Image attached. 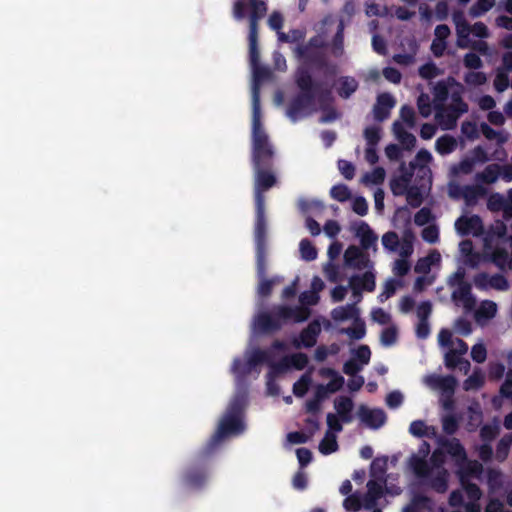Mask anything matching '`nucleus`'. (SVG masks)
<instances>
[{"label": "nucleus", "mask_w": 512, "mask_h": 512, "mask_svg": "<svg viewBox=\"0 0 512 512\" xmlns=\"http://www.w3.org/2000/svg\"><path fill=\"white\" fill-rule=\"evenodd\" d=\"M282 346L280 341H276L271 348L266 350L248 348L243 358L233 360L231 373L235 379L236 392L219 421L218 428L209 443L210 448L226 438L243 433L245 430L243 411L247 404V382L249 379L258 378L263 364H267L272 369V350Z\"/></svg>", "instance_id": "1"}, {"label": "nucleus", "mask_w": 512, "mask_h": 512, "mask_svg": "<svg viewBox=\"0 0 512 512\" xmlns=\"http://www.w3.org/2000/svg\"><path fill=\"white\" fill-rule=\"evenodd\" d=\"M445 453L453 457L458 467V474L462 478L466 470L472 474H481L482 465L478 461H469L463 446L455 438L446 441L442 449L435 450L429 460L425 459V455L423 457L413 455L409 460V466L423 483L443 493L448 487V471L444 468Z\"/></svg>", "instance_id": "2"}, {"label": "nucleus", "mask_w": 512, "mask_h": 512, "mask_svg": "<svg viewBox=\"0 0 512 512\" xmlns=\"http://www.w3.org/2000/svg\"><path fill=\"white\" fill-rule=\"evenodd\" d=\"M274 154L269 136L264 127H259L255 118L252 127V163L254 170V194L256 202L255 241L258 243L259 260L262 259V241L266 233L263 193L276 184L275 175L266 167Z\"/></svg>", "instance_id": "3"}, {"label": "nucleus", "mask_w": 512, "mask_h": 512, "mask_svg": "<svg viewBox=\"0 0 512 512\" xmlns=\"http://www.w3.org/2000/svg\"><path fill=\"white\" fill-rule=\"evenodd\" d=\"M300 307L279 306L269 312H259L253 321V330L255 332H271L278 330L288 321L302 322L309 315L310 310L306 305H315L319 301V295L311 290L303 292L299 297Z\"/></svg>", "instance_id": "4"}, {"label": "nucleus", "mask_w": 512, "mask_h": 512, "mask_svg": "<svg viewBox=\"0 0 512 512\" xmlns=\"http://www.w3.org/2000/svg\"><path fill=\"white\" fill-rule=\"evenodd\" d=\"M506 226L497 221L484 237V249L492 261L500 268L512 269V245L511 237L505 240Z\"/></svg>", "instance_id": "5"}, {"label": "nucleus", "mask_w": 512, "mask_h": 512, "mask_svg": "<svg viewBox=\"0 0 512 512\" xmlns=\"http://www.w3.org/2000/svg\"><path fill=\"white\" fill-rule=\"evenodd\" d=\"M296 82L301 92L287 109V116L294 122L310 115L316 108V90L312 85L311 76L306 68L301 67L298 69Z\"/></svg>", "instance_id": "6"}, {"label": "nucleus", "mask_w": 512, "mask_h": 512, "mask_svg": "<svg viewBox=\"0 0 512 512\" xmlns=\"http://www.w3.org/2000/svg\"><path fill=\"white\" fill-rule=\"evenodd\" d=\"M465 269L458 267V269L449 276L447 283L453 288L452 300L457 306H462L466 312H471L475 309L476 299L471 293V285L465 281Z\"/></svg>", "instance_id": "7"}, {"label": "nucleus", "mask_w": 512, "mask_h": 512, "mask_svg": "<svg viewBox=\"0 0 512 512\" xmlns=\"http://www.w3.org/2000/svg\"><path fill=\"white\" fill-rule=\"evenodd\" d=\"M453 22L457 35V46L466 49L471 45L470 35L480 39L490 37V31L483 22H475L470 24L462 13H455L453 15Z\"/></svg>", "instance_id": "8"}, {"label": "nucleus", "mask_w": 512, "mask_h": 512, "mask_svg": "<svg viewBox=\"0 0 512 512\" xmlns=\"http://www.w3.org/2000/svg\"><path fill=\"white\" fill-rule=\"evenodd\" d=\"M422 382L433 391H440V404L448 412L454 409L453 395L457 381L453 376L429 374L423 377Z\"/></svg>", "instance_id": "9"}, {"label": "nucleus", "mask_w": 512, "mask_h": 512, "mask_svg": "<svg viewBox=\"0 0 512 512\" xmlns=\"http://www.w3.org/2000/svg\"><path fill=\"white\" fill-rule=\"evenodd\" d=\"M467 110V104L459 96L453 95L449 105L435 107V119L443 130H450L456 126L458 118Z\"/></svg>", "instance_id": "10"}, {"label": "nucleus", "mask_w": 512, "mask_h": 512, "mask_svg": "<svg viewBox=\"0 0 512 512\" xmlns=\"http://www.w3.org/2000/svg\"><path fill=\"white\" fill-rule=\"evenodd\" d=\"M438 344L444 350V361L446 366L456 364L457 357L465 355L468 351L467 344L454 337L453 333L448 329H442L438 334Z\"/></svg>", "instance_id": "11"}, {"label": "nucleus", "mask_w": 512, "mask_h": 512, "mask_svg": "<svg viewBox=\"0 0 512 512\" xmlns=\"http://www.w3.org/2000/svg\"><path fill=\"white\" fill-rule=\"evenodd\" d=\"M281 343L283 344L282 347L272 350V371L284 372L291 368H294L296 370L303 369L308 363V358L303 353H296L289 356H283L279 359V356L282 355L287 349L286 344L284 342Z\"/></svg>", "instance_id": "12"}, {"label": "nucleus", "mask_w": 512, "mask_h": 512, "mask_svg": "<svg viewBox=\"0 0 512 512\" xmlns=\"http://www.w3.org/2000/svg\"><path fill=\"white\" fill-rule=\"evenodd\" d=\"M326 422L328 428L318 445V450L323 455H329L338 451L339 445L337 442V435L343 430V426L340 424L338 416L332 413L327 414Z\"/></svg>", "instance_id": "13"}, {"label": "nucleus", "mask_w": 512, "mask_h": 512, "mask_svg": "<svg viewBox=\"0 0 512 512\" xmlns=\"http://www.w3.org/2000/svg\"><path fill=\"white\" fill-rule=\"evenodd\" d=\"M253 70V83H252V126L254 125L255 118H257L259 127H263L262 112L260 107V83L268 76V70L260 65L252 67Z\"/></svg>", "instance_id": "14"}, {"label": "nucleus", "mask_w": 512, "mask_h": 512, "mask_svg": "<svg viewBox=\"0 0 512 512\" xmlns=\"http://www.w3.org/2000/svg\"><path fill=\"white\" fill-rule=\"evenodd\" d=\"M349 287L352 298L355 302H360L363 291L371 292L375 289V276L370 270H367L363 275H354L349 279Z\"/></svg>", "instance_id": "15"}, {"label": "nucleus", "mask_w": 512, "mask_h": 512, "mask_svg": "<svg viewBox=\"0 0 512 512\" xmlns=\"http://www.w3.org/2000/svg\"><path fill=\"white\" fill-rule=\"evenodd\" d=\"M351 231L359 239L364 250H377L378 236L366 222L362 220L353 222L351 224Z\"/></svg>", "instance_id": "16"}, {"label": "nucleus", "mask_w": 512, "mask_h": 512, "mask_svg": "<svg viewBox=\"0 0 512 512\" xmlns=\"http://www.w3.org/2000/svg\"><path fill=\"white\" fill-rule=\"evenodd\" d=\"M264 246H265V235L263 236V241H262L261 263L259 260V250H258L257 242H256V250H257V272H258V277H259L258 294L263 297H266L271 293L272 287L276 284H279L282 281V279L279 277H274L270 280H267L264 278V274H265V262H264L265 247Z\"/></svg>", "instance_id": "17"}, {"label": "nucleus", "mask_w": 512, "mask_h": 512, "mask_svg": "<svg viewBox=\"0 0 512 512\" xmlns=\"http://www.w3.org/2000/svg\"><path fill=\"white\" fill-rule=\"evenodd\" d=\"M480 474H472L469 473V470H466L463 474V479L461 476L460 481L462 486L464 487L466 494L468 495L470 502L466 504V511L467 512H479L480 506L477 504V500L481 497V491L477 487L476 484L470 483L469 478H478Z\"/></svg>", "instance_id": "18"}, {"label": "nucleus", "mask_w": 512, "mask_h": 512, "mask_svg": "<svg viewBox=\"0 0 512 512\" xmlns=\"http://www.w3.org/2000/svg\"><path fill=\"white\" fill-rule=\"evenodd\" d=\"M474 284L482 290L495 289L505 291L509 287L508 281L500 274L489 275L487 273H479L474 277Z\"/></svg>", "instance_id": "19"}, {"label": "nucleus", "mask_w": 512, "mask_h": 512, "mask_svg": "<svg viewBox=\"0 0 512 512\" xmlns=\"http://www.w3.org/2000/svg\"><path fill=\"white\" fill-rule=\"evenodd\" d=\"M357 414L361 422L372 429L381 427L386 421L385 412L379 408H369L361 405Z\"/></svg>", "instance_id": "20"}, {"label": "nucleus", "mask_w": 512, "mask_h": 512, "mask_svg": "<svg viewBox=\"0 0 512 512\" xmlns=\"http://www.w3.org/2000/svg\"><path fill=\"white\" fill-rule=\"evenodd\" d=\"M345 265L357 270L370 269L372 263L358 247L349 246L344 253Z\"/></svg>", "instance_id": "21"}, {"label": "nucleus", "mask_w": 512, "mask_h": 512, "mask_svg": "<svg viewBox=\"0 0 512 512\" xmlns=\"http://www.w3.org/2000/svg\"><path fill=\"white\" fill-rule=\"evenodd\" d=\"M455 228L461 235L478 236L482 233L483 225L480 217L476 215L463 216L455 222Z\"/></svg>", "instance_id": "22"}, {"label": "nucleus", "mask_w": 512, "mask_h": 512, "mask_svg": "<svg viewBox=\"0 0 512 512\" xmlns=\"http://www.w3.org/2000/svg\"><path fill=\"white\" fill-rule=\"evenodd\" d=\"M321 331V325L318 321L311 322L306 329H304L299 337H295L292 344L295 348L312 347L315 345L317 336Z\"/></svg>", "instance_id": "23"}, {"label": "nucleus", "mask_w": 512, "mask_h": 512, "mask_svg": "<svg viewBox=\"0 0 512 512\" xmlns=\"http://www.w3.org/2000/svg\"><path fill=\"white\" fill-rule=\"evenodd\" d=\"M400 170L401 174L390 182V189L395 196H403L407 193L413 176V172L406 169L405 163L401 164Z\"/></svg>", "instance_id": "24"}, {"label": "nucleus", "mask_w": 512, "mask_h": 512, "mask_svg": "<svg viewBox=\"0 0 512 512\" xmlns=\"http://www.w3.org/2000/svg\"><path fill=\"white\" fill-rule=\"evenodd\" d=\"M386 483L377 480H369L367 483V493L363 497V506L366 509H372L377 505V501L385 492Z\"/></svg>", "instance_id": "25"}, {"label": "nucleus", "mask_w": 512, "mask_h": 512, "mask_svg": "<svg viewBox=\"0 0 512 512\" xmlns=\"http://www.w3.org/2000/svg\"><path fill=\"white\" fill-rule=\"evenodd\" d=\"M353 408L354 403L351 398L346 396H340L334 400V409L336 413L333 414L338 416L340 424L350 423L353 420Z\"/></svg>", "instance_id": "26"}, {"label": "nucleus", "mask_w": 512, "mask_h": 512, "mask_svg": "<svg viewBox=\"0 0 512 512\" xmlns=\"http://www.w3.org/2000/svg\"><path fill=\"white\" fill-rule=\"evenodd\" d=\"M358 303L359 302H355L354 298H352V303L334 308L330 313L331 318L336 322L358 320L359 309L356 306Z\"/></svg>", "instance_id": "27"}, {"label": "nucleus", "mask_w": 512, "mask_h": 512, "mask_svg": "<svg viewBox=\"0 0 512 512\" xmlns=\"http://www.w3.org/2000/svg\"><path fill=\"white\" fill-rule=\"evenodd\" d=\"M393 133L404 149L411 150L414 148L416 138L408 132L407 127L402 122L395 121L393 123Z\"/></svg>", "instance_id": "28"}, {"label": "nucleus", "mask_w": 512, "mask_h": 512, "mask_svg": "<svg viewBox=\"0 0 512 512\" xmlns=\"http://www.w3.org/2000/svg\"><path fill=\"white\" fill-rule=\"evenodd\" d=\"M474 317L478 324L485 325L497 312V305L493 301L485 300L478 308L474 309Z\"/></svg>", "instance_id": "29"}, {"label": "nucleus", "mask_w": 512, "mask_h": 512, "mask_svg": "<svg viewBox=\"0 0 512 512\" xmlns=\"http://www.w3.org/2000/svg\"><path fill=\"white\" fill-rule=\"evenodd\" d=\"M395 106V100L390 94H381L374 107V116L377 120H384L389 116L390 110Z\"/></svg>", "instance_id": "30"}, {"label": "nucleus", "mask_w": 512, "mask_h": 512, "mask_svg": "<svg viewBox=\"0 0 512 512\" xmlns=\"http://www.w3.org/2000/svg\"><path fill=\"white\" fill-rule=\"evenodd\" d=\"M487 194L485 186L476 182L473 185L463 186L461 189V196L467 205H474L480 198Z\"/></svg>", "instance_id": "31"}, {"label": "nucleus", "mask_w": 512, "mask_h": 512, "mask_svg": "<svg viewBox=\"0 0 512 512\" xmlns=\"http://www.w3.org/2000/svg\"><path fill=\"white\" fill-rule=\"evenodd\" d=\"M249 31L258 32V21L267 11L266 3L261 0H250Z\"/></svg>", "instance_id": "32"}, {"label": "nucleus", "mask_w": 512, "mask_h": 512, "mask_svg": "<svg viewBox=\"0 0 512 512\" xmlns=\"http://www.w3.org/2000/svg\"><path fill=\"white\" fill-rule=\"evenodd\" d=\"M431 161H432L431 153L427 150L422 149L417 153L415 160L413 162H411L410 171H412L416 168H419V171L422 173V177L424 178L425 176L430 174L428 165Z\"/></svg>", "instance_id": "33"}, {"label": "nucleus", "mask_w": 512, "mask_h": 512, "mask_svg": "<svg viewBox=\"0 0 512 512\" xmlns=\"http://www.w3.org/2000/svg\"><path fill=\"white\" fill-rule=\"evenodd\" d=\"M413 243H414V234L410 229H407L403 232L401 237V242L398 246L396 252L400 255L401 258L407 259L413 253Z\"/></svg>", "instance_id": "34"}, {"label": "nucleus", "mask_w": 512, "mask_h": 512, "mask_svg": "<svg viewBox=\"0 0 512 512\" xmlns=\"http://www.w3.org/2000/svg\"><path fill=\"white\" fill-rule=\"evenodd\" d=\"M500 174V168L498 165H489L482 172L477 173L475 176V181L479 184H492L494 183Z\"/></svg>", "instance_id": "35"}, {"label": "nucleus", "mask_w": 512, "mask_h": 512, "mask_svg": "<svg viewBox=\"0 0 512 512\" xmlns=\"http://www.w3.org/2000/svg\"><path fill=\"white\" fill-rule=\"evenodd\" d=\"M409 432L416 437H435L436 429L433 426L427 425L422 420L413 421L410 424Z\"/></svg>", "instance_id": "36"}, {"label": "nucleus", "mask_w": 512, "mask_h": 512, "mask_svg": "<svg viewBox=\"0 0 512 512\" xmlns=\"http://www.w3.org/2000/svg\"><path fill=\"white\" fill-rule=\"evenodd\" d=\"M441 261V255L438 251H432L427 257L418 260L415 271L417 273H428L433 265L439 264Z\"/></svg>", "instance_id": "37"}, {"label": "nucleus", "mask_w": 512, "mask_h": 512, "mask_svg": "<svg viewBox=\"0 0 512 512\" xmlns=\"http://www.w3.org/2000/svg\"><path fill=\"white\" fill-rule=\"evenodd\" d=\"M322 376L329 377L330 381L327 383L325 390L333 393L338 391L344 384V378L332 369H322Z\"/></svg>", "instance_id": "38"}, {"label": "nucleus", "mask_w": 512, "mask_h": 512, "mask_svg": "<svg viewBox=\"0 0 512 512\" xmlns=\"http://www.w3.org/2000/svg\"><path fill=\"white\" fill-rule=\"evenodd\" d=\"M456 147V139L449 135H444L438 138L435 143L436 151L441 155H447L452 153L456 149Z\"/></svg>", "instance_id": "39"}, {"label": "nucleus", "mask_w": 512, "mask_h": 512, "mask_svg": "<svg viewBox=\"0 0 512 512\" xmlns=\"http://www.w3.org/2000/svg\"><path fill=\"white\" fill-rule=\"evenodd\" d=\"M431 506L432 503L430 499L423 496H417L409 506L403 508V512H430Z\"/></svg>", "instance_id": "40"}, {"label": "nucleus", "mask_w": 512, "mask_h": 512, "mask_svg": "<svg viewBox=\"0 0 512 512\" xmlns=\"http://www.w3.org/2000/svg\"><path fill=\"white\" fill-rule=\"evenodd\" d=\"M386 171L382 167H376L371 172L362 176L361 182L365 185H378L384 182Z\"/></svg>", "instance_id": "41"}, {"label": "nucleus", "mask_w": 512, "mask_h": 512, "mask_svg": "<svg viewBox=\"0 0 512 512\" xmlns=\"http://www.w3.org/2000/svg\"><path fill=\"white\" fill-rule=\"evenodd\" d=\"M485 381V375L481 369L476 368L472 375L469 376L463 383V388L466 391L476 390L482 387Z\"/></svg>", "instance_id": "42"}, {"label": "nucleus", "mask_w": 512, "mask_h": 512, "mask_svg": "<svg viewBox=\"0 0 512 512\" xmlns=\"http://www.w3.org/2000/svg\"><path fill=\"white\" fill-rule=\"evenodd\" d=\"M425 190L422 186L411 185L404 195L406 196L407 203L412 207H418L423 201Z\"/></svg>", "instance_id": "43"}, {"label": "nucleus", "mask_w": 512, "mask_h": 512, "mask_svg": "<svg viewBox=\"0 0 512 512\" xmlns=\"http://www.w3.org/2000/svg\"><path fill=\"white\" fill-rule=\"evenodd\" d=\"M496 0H477L469 9L473 18L480 17L495 6Z\"/></svg>", "instance_id": "44"}, {"label": "nucleus", "mask_w": 512, "mask_h": 512, "mask_svg": "<svg viewBox=\"0 0 512 512\" xmlns=\"http://www.w3.org/2000/svg\"><path fill=\"white\" fill-rule=\"evenodd\" d=\"M338 84L339 94L345 98L354 93L358 87V82L352 77H342L339 79Z\"/></svg>", "instance_id": "45"}, {"label": "nucleus", "mask_w": 512, "mask_h": 512, "mask_svg": "<svg viewBox=\"0 0 512 512\" xmlns=\"http://www.w3.org/2000/svg\"><path fill=\"white\" fill-rule=\"evenodd\" d=\"M398 329L394 324L386 326L380 334V342L385 347L394 345L397 341Z\"/></svg>", "instance_id": "46"}, {"label": "nucleus", "mask_w": 512, "mask_h": 512, "mask_svg": "<svg viewBox=\"0 0 512 512\" xmlns=\"http://www.w3.org/2000/svg\"><path fill=\"white\" fill-rule=\"evenodd\" d=\"M486 81H487L486 74L481 71L469 70L464 75V82L466 85H468L470 87L481 86V85L485 84Z\"/></svg>", "instance_id": "47"}, {"label": "nucleus", "mask_w": 512, "mask_h": 512, "mask_svg": "<svg viewBox=\"0 0 512 512\" xmlns=\"http://www.w3.org/2000/svg\"><path fill=\"white\" fill-rule=\"evenodd\" d=\"M386 470V460L383 459H375L371 464V479L377 480L378 482L386 483V479L384 477Z\"/></svg>", "instance_id": "48"}, {"label": "nucleus", "mask_w": 512, "mask_h": 512, "mask_svg": "<svg viewBox=\"0 0 512 512\" xmlns=\"http://www.w3.org/2000/svg\"><path fill=\"white\" fill-rule=\"evenodd\" d=\"M480 130L488 140H495L497 143H504L507 140V135L504 131L492 129L486 123L480 125Z\"/></svg>", "instance_id": "49"}, {"label": "nucleus", "mask_w": 512, "mask_h": 512, "mask_svg": "<svg viewBox=\"0 0 512 512\" xmlns=\"http://www.w3.org/2000/svg\"><path fill=\"white\" fill-rule=\"evenodd\" d=\"M512 445V432L510 434H507L505 436H503L498 445H497V449H496V459L499 460V461H504L507 456H508V452H509V449Z\"/></svg>", "instance_id": "50"}, {"label": "nucleus", "mask_w": 512, "mask_h": 512, "mask_svg": "<svg viewBox=\"0 0 512 512\" xmlns=\"http://www.w3.org/2000/svg\"><path fill=\"white\" fill-rule=\"evenodd\" d=\"M299 207L303 212L308 213L312 216H319L320 212L323 209L322 203L317 200L302 199L299 201Z\"/></svg>", "instance_id": "51"}, {"label": "nucleus", "mask_w": 512, "mask_h": 512, "mask_svg": "<svg viewBox=\"0 0 512 512\" xmlns=\"http://www.w3.org/2000/svg\"><path fill=\"white\" fill-rule=\"evenodd\" d=\"M487 206L491 211H503L504 217L506 218V208L508 207L506 198L501 194L496 193L491 195L488 199Z\"/></svg>", "instance_id": "52"}, {"label": "nucleus", "mask_w": 512, "mask_h": 512, "mask_svg": "<svg viewBox=\"0 0 512 512\" xmlns=\"http://www.w3.org/2000/svg\"><path fill=\"white\" fill-rule=\"evenodd\" d=\"M257 37L258 32L249 31V52H250V64L251 67L259 65V51L257 48Z\"/></svg>", "instance_id": "53"}, {"label": "nucleus", "mask_w": 512, "mask_h": 512, "mask_svg": "<svg viewBox=\"0 0 512 512\" xmlns=\"http://www.w3.org/2000/svg\"><path fill=\"white\" fill-rule=\"evenodd\" d=\"M382 245L383 247L390 251V252H396L397 249H398V246L401 242V239L399 238V236L393 232V231H389V232H386L383 236H382Z\"/></svg>", "instance_id": "54"}, {"label": "nucleus", "mask_w": 512, "mask_h": 512, "mask_svg": "<svg viewBox=\"0 0 512 512\" xmlns=\"http://www.w3.org/2000/svg\"><path fill=\"white\" fill-rule=\"evenodd\" d=\"M343 30H344V25H343V22L340 21L337 25V33H336L333 43H332V53L334 56H337V57L341 56L344 52Z\"/></svg>", "instance_id": "55"}, {"label": "nucleus", "mask_w": 512, "mask_h": 512, "mask_svg": "<svg viewBox=\"0 0 512 512\" xmlns=\"http://www.w3.org/2000/svg\"><path fill=\"white\" fill-rule=\"evenodd\" d=\"M341 332L354 340L362 339L366 333L364 323L358 320H354L353 327L344 328L341 330Z\"/></svg>", "instance_id": "56"}, {"label": "nucleus", "mask_w": 512, "mask_h": 512, "mask_svg": "<svg viewBox=\"0 0 512 512\" xmlns=\"http://www.w3.org/2000/svg\"><path fill=\"white\" fill-rule=\"evenodd\" d=\"M312 382L311 374L305 373L301 378L293 385V393L298 397H302L308 390Z\"/></svg>", "instance_id": "57"}, {"label": "nucleus", "mask_w": 512, "mask_h": 512, "mask_svg": "<svg viewBox=\"0 0 512 512\" xmlns=\"http://www.w3.org/2000/svg\"><path fill=\"white\" fill-rule=\"evenodd\" d=\"M300 253H301V257L306 261H312L317 258L316 248L307 239H303L300 242Z\"/></svg>", "instance_id": "58"}, {"label": "nucleus", "mask_w": 512, "mask_h": 512, "mask_svg": "<svg viewBox=\"0 0 512 512\" xmlns=\"http://www.w3.org/2000/svg\"><path fill=\"white\" fill-rule=\"evenodd\" d=\"M482 421V411L479 404H473L469 407V430H474Z\"/></svg>", "instance_id": "59"}, {"label": "nucleus", "mask_w": 512, "mask_h": 512, "mask_svg": "<svg viewBox=\"0 0 512 512\" xmlns=\"http://www.w3.org/2000/svg\"><path fill=\"white\" fill-rule=\"evenodd\" d=\"M417 107H418L419 113L423 117H425V118L429 117L433 111V107L430 102L429 95L424 94V93L420 94V96L418 97V100H417Z\"/></svg>", "instance_id": "60"}, {"label": "nucleus", "mask_w": 512, "mask_h": 512, "mask_svg": "<svg viewBox=\"0 0 512 512\" xmlns=\"http://www.w3.org/2000/svg\"><path fill=\"white\" fill-rule=\"evenodd\" d=\"M475 166L476 164L467 155L459 164L453 166L451 171L454 175L469 174Z\"/></svg>", "instance_id": "61"}, {"label": "nucleus", "mask_w": 512, "mask_h": 512, "mask_svg": "<svg viewBox=\"0 0 512 512\" xmlns=\"http://www.w3.org/2000/svg\"><path fill=\"white\" fill-rule=\"evenodd\" d=\"M399 121L407 128H413L415 126V113L413 108L407 105L403 106L400 110Z\"/></svg>", "instance_id": "62"}, {"label": "nucleus", "mask_w": 512, "mask_h": 512, "mask_svg": "<svg viewBox=\"0 0 512 512\" xmlns=\"http://www.w3.org/2000/svg\"><path fill=\"white\" fill-rule=\"evenodd\" d=\"M352 355V358L366 366L370 361L371 351L367 345H361L352 352Z\"/></svg>", "instance_id": "63"}, {"label": "nucleus", "mask_w": 512, "mask_h": 512, "mask_svg": "<svg viewBox=\"0 0 512 512\" xmlns=\"http://www.w3.org/2000/svg\"><path fill=\"white\" fill-rule=\"evenodd\" d=\"M331 196L340 202H344L351 197V192L346 185H335L331 188Z\"/></svg>", "instance_id": "64"}]
</instances>
